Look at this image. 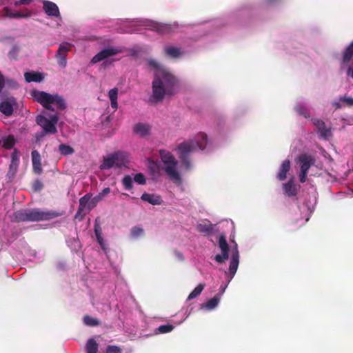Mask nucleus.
Here are the masks:
<instances>
[{
    "label": "nucleus",
    "mask_w": 353,
    "mask_h": 353,
    "mask_svg": "<svg viewBox=\"0 0 353 353\" xmlns=\"http://www.w3.org/2000/svg\"><path fill=\"white\" fill-rule=\"evenodd\" d=\"M146 63L154 74L150 101L159 103L175 94L179 89V80L171 71L154 59H148Z\"/></svg>",
    "instance_id": "1"
},
{
    "label": "nucleus",
    "mask_w": 353,
    "mask_h": 353,
    "mask_svg": "<svg viewBox=\"0 0 353 353\" xmlns=\"http://www.w3.org/2000/svg\"><path fill=\"white\" fill-rule=\"evenodd\" d=\"M216 146L214 140L202 132L197 133L193 139L181 143L176 151L181 159L182 168L185 170H190L193 168V163L189 156L196 149L208 152Z\"/></svg>",
    "instance_id": "2"
},
{
    "label": "nucleus",
    "mask_w": 353,
    "mask_h": 353,
    "mask_svg": "<svg viewBox=\"0 0 353 353\" xmlns=\"http://www.w3.org/2000/svg\"><path fill=\"white\" fill-rule=\"evenodd\" d=\"M34 101L43 108L52 112L63 111L67 108V102L62 95L57 93H48L39 90H32L30 92Z\"/></svg>",
    "instance_id": "3"
},
{
    "label": "nucleus",
    "mask_w": 353,
    "mask_h": 353,
    "mask_svg": "<svg viewBox=\"0 0 353 353\" xmlns=\"http://www.w3.org/2000/svg\"><path fill=\"white\" fill-rule=\"evenodd\" d=\"M125 22L131 28V30H128V32L138 31L139 28L137 27L141 26L159 33L170 34L175 32L176 29L179 28V25L176 23H163L142 18L132 20L126 19Z\"/></svg>",
    "instance_id": "4"
},
{
    "label": "nucleus",
    "mask_w": 353,
    "mask_h": 353,
    "mask_svg": "<svg viewBox=\"0 0 353 353\" xmlns=\"http://www.w3.org/2000/svg\"><path fill=\"white\" fill-rule=\"evenodd\" d=\"M32 0H0V16L8 19L26 18L31 15L26 9L18 10L20 5H26Z\"/></svg>",
    "instance_id": "5"
},
{
    "label": "nucleus",
    "mask_w": 353,
    "mask_h": 353,
    "mask_svg": "<svg viewBox=\"0 0 353 353\" xmlns=\"http://www.w3.org/2000/svg\"><path fill=\"white\" fill-rule=\"evenodd\" d=\"M57 213L52 211L26 209L16 212L14 213V218L18 221H39L52 219L57 216Z\"/></svg>",
    "instance_id": "6"
},
{
    "label": "nucleus",
    "mask_w": 353,
    "mask_h": 353,
    "mask_svg": "<svg viewBox=\"0 0 353 353\" xmlns=\"http://www.w3.org/2000/svg\"><path fill=\"white\" fill-rule=\"evenodd\" d=\"M129 162V154L126 152L117 151L103 157L99 165L101 170H106L116 167L118 168L125 166Z\"/></svg>",
    "instance_id": "7"
},
{
    "label": "nucleus",
    "mask_w": 353,
    "mask_h": 353,
    "mask_svg": "<svg viewBox=\"0 0 353 353\" xmlns=\"http://www.w3.org/2000/svg\"><path fill=\"white\" fill-rule=\"evenodd\" d=\"M59 117L57 112H43L36 117L37 123L43 129L46 134H55L57 132V124Z\"/></svg>",
    "instance_id": "8"
},
{
    "label": "nucleus",
    "mask_w": 353,
    "mask_h": 353,
    "mask_svg": "<svg viewBox=\"0 0 353 353\" xmlns=\"http://www.w3.org/2000/svg\"><path fill=\"white\" fill-rule=\"evenodd\" d=\"M231 259L230 261V265L228 270L224 271L226 283L228 285L230 283L232 279L235 276L238 267L239 265V252L238 249V245L234 241V245L230 250Z\"/></svg>",
    "instance_id": "9"
},
{
    "label": "nucleus",
    "mask_w": 353,
    "mask_h": 353,
    "mask_svg": "<svg viewBox=\"0 0 353 353\" xmlns=\"http://www.w3.org/2000/svg\"><path fill=\"white\" fill-rule=\"evenodd\" d=\"M296 163L300 168L299 180L301 183H304L309 169L315 163V159L311 154L304 153L297 157Z\"/></svg>",
    "instance_id": "10"
},
{
    "label": "nucleus",
    "mask_w": 353,
    "mask_h": 353,
    "mask_svg": "<svg viewBox=\"0 0 353 353\" xmlns=\"http://www.w3.org/2000/svg\"><path fill=\"white\" fill-rule=\"evenodd\" d=\"M311 121L315 127V130L319 139L324 141H330L333 137V128L327 125L322 119L312 117Z\"/></svg>",
    "instance_id": "11"
},
{
    "label": "nucleus",
    "mask_w": 353,
    "mask_h": 353,
    "mask_svg": "<svg viewBox=\"0 0 353 353\" xmlns=\"http://www.w3.org/2000/svg\"><path fill=\"white\" fill-rule=\"evenodd\" d=\"M177 161L176 159L163 165L164 170L169 179L175 184L179 185L182 183L181 176L177 170Z\"/></svg>",
    "instance_id": "12"
},
{
    "label": "nucleus",
    "mask_w": 353,
    "mask_h": 353,
    "mask_svg": "<svg viewBox=\"0 0 353 353\" xmlns=\"http://www.w3.org/2000/svg\"><path fill=\"white\" fill-rule=\"evenodd\" d=\"M72 44L68 42H63L59 44L58 50L55 54V58L57 64L61 68H65L67 65V54L70 51Z\"/></svg>",
    "instance_id": "13"
},
{
    "label": "nucleus",
    "mask_w": 353,
    "mask_h": 353,
    "mask_svg": "<svg viewBox=\"0 0 353 353\" xmlns=\"http://www.w3.org/2000/svg\"><path fill=\"white\" fill-rule=\"evenodd\" d=\"M18 108L17 100L13 97L3 99L0 103V112L6 117H10L14 109Z\"/></svg>",
    "instance_id": "14"
},
{
    "label": "nucleus",
    "mask_w": 353,
    "mask_h": 353,
    "mask_svg": "<svg viewBox=\"0 0 353 353\" xmlns=\"http://www.w3.org/2000/svg\"><path fill=\"white\" fill-rule=\"evenodd\" d=\"M218 244L221 254L215 255L214 259L217 263L222 264L229 259V245L225 236L222 235L219 237Z\"/></svg>",
    "instance_id": "15"
},
{
    "label": "nucleus",
    "mask_w": 353,
    "mask_h": 353,
    "mask_svg": "<svg viewBox=\"0 0 353 353\" xmlns=\"http://www.w3.org/2000/svg\"><path fill=\"white\" fill-rule=\"evenodd\" d=\"M121 52V50L118 48H108L102 50L91 59V63L94 64L105 59L116 55Z\"/></svg>",
    "instance_id": "16"
},
{
    "label": "nucleus",
    "mask_w": 353,
    "mask_h": 353,
    "mask_svg": "<svg viewBox=\"0 0 353 353\" xmlns=\"http://www.w3.org/2000/svg\"><path fill=\"white\" fill-rule=\"evenodd\" d=\"M295 110L298 114L305 119L311 118L310 110L307 106V103L304 99L297 100L295 105Z\"/></svg>",
    "instance_id": "17"
},
{
    "label": "nucleus",
    "mask_w": 353,
    "mask_h": 353,
    "mask_svg": "<svg viewBox=\"0 0 353 353\" xmlns=\"http://www.w3.org/2000/svg\"><path fill=\"white\" fill-rule=\"evenodd\" d=\"M43 8L47 15L60 17L59 9L56 3L49 1H43Z\"/></svg>",
    "instance_id": "18"
},
{
    "label": "nucleus",
    "mask_w": 353,
    "mask_h": 353,
    "mask_svg": "<svg viewBox=\"0 0 353 353\" xmlns=\"http://www.w3.org/2000/svg\"><path fill=\"white\" fill-rule=\"evenodd\" d=\"M164 52L166 56L172 59H177L182 57L184 51L176 46L167 45L164 47Z\"/></svg>",
    "instance_id": "19"
},
{
    "label": "nucleus",
    "mask_w": 353,
    "mask_h": 353,
    "mask_svg": "<svg viewBox=\"0 0 353 353\" xmlns=\"http://www.w3.org/2000/svg\"><path fill=\"white\" fill-rule=\"evenodd\" d=\"M94 208V204H92L90 201V196L85 194L79 200V207L77 214L81 212H88Z\"/></svg>",
    "instance_id": "20"
},
{
    "label": "nucleus",
    "mask_w": 353,
    "mask_h": 353,
    "mask_svg": "<svg viewBox=\"0 0 353 353\" xmlns=\"http://www.w3.org/2000/svg\"><path fill=\"white\" fill-rule=\"evenodd\" d=\"M291 168V163L289 159L284 160L279 168L276 179L279 181H284L287 178V173Z\"/></svg>",
    "instance_id": "21"
},
{
    "label": "nucleus",
    "mask_w": 353,
    "mask_h": 353,
    "mask_svg": "<svg viewBox=\"0 0 353 353\" xmlns=\"http://www.w3.org/2000/svg\"><path fill=\"white\" fill-rule=\"evenodd\" d=\"M283 190L285 195L290 197L296 196L298 191L297 186L292 179L283 184Z\"/></svg>",
    "instance_id": "22"
},
{
    "label": "nucleus",
    "mask_w": 353,
    "mask_h": 353,
    "mask_svg": "<svg viewBox=\"0 0 353 353\" xmlns=\"http://www.w3.org/2000/svg\"><path fill=\"white\" fill-rule=\"evenodd\" d=\"M24 77L26 81L28 83H40L44 79V75L43 73L35 71L26 72L24 74Z\"/></svg>",
    "instance_id": "23"
},
{
    "label": "nucleus",
    "mask_w": 353,
    "mask_h": 353,
    "mask_svg": "<svg viewBox=\"0 0 353 353\" xmlns=\"http://www.w3.org/2000/svg\"><path fill=\"white\" fill-rule=\"evenodd\" d=\"M31 155L34 172L37 174H41L42 172V168L39 152L37 150H32Z\"/></svg>",
    "instance_id": "24"
},
{
    "label": "nucleus",
    "mask_w": 353,
    "mask_h": 353,
    "mask_svg": "<svg viewBox=\"0 0 353 353\" xmlns=\"http://www.w3.org/2000/svg\"><path fill=\"white\" fill-rule=\"evenodd\" d=\"M221 294H216L213 298L208 300L205 303L201 305V309H205L208 311L214 310L219 304Z\"/></svg>",
    "instance_id": "25"
},
{
    "label": "nucleus",
    "mask_w": 353,
    "mask_h": 353,
    "mask_svg": "<svg viewBox=\"0 0 353 353\" xmlns=\"http://www.w3.org/2000/svg\"><path fill=\"white\" fill-rule=\"evenodd\" d=\"M141 199L152 205H160L162 202L161 197L155 194L143 193Z\"/></svg>",
    "instance_id": "26"
},
{
    "label": "nucleus",
    "mask_w": 353,
    "mask_h": 353,
    "mask_svg": "<svg viewBox=\"0 0 353 353\" xmlns=\"http://www.w3.org/2000/svg\"><path fill=\"white\" fill-rule=\"evenodd\" d=\"M316 203V197L315 195H314L312 198V199L309 201V203H305L301 207V210H305V208L307 209V212L305 214V222L308 221L310 219V217L314 210V207Z\"/></svg>",
    "instance_id": "27"
},
{
    "label": "nucleus",
    "mask_w": 353,
    "mask_h": 353,
    "mask_svg": "<svg viewBox=\"0 0 353 353\" xmlns=\"http://www.w3.org/2000/svg\"><path fill=\"white\" fill-rule=\"evenodd\" d=\"M353 57V41L346 48L343 53L341 68L343 70Z\"/></svg>",
    "instance_id": "28"
},
{
    "label": "nucleus",
    "mask_w": 353,
    "mask_h": 353,
    "mask_svg": "<svg viewBox=\"0 0 353 353\" xmlns=\"http://www.w3.org/2000/svg\"><path fill=\"white\" fill-rule=\"evenodd\" d=\"M150 125L143 123H138L133 128L134 132L142 137L146 136L150 133Z\"/></svg>",
    "instance_id": "29"
},
{
    "label": "nucleus",
    "mask_w": 353,
    "mask_h": 353,
    "mask_svg": "<svg viewBox=\"0 0 353 353\" xmlns=\"http://www.w3.org/2000/svg\"><path fill=\"white\" fill-rule=\"evenodd\" d=\"M118 94H119V90L117 88H112L109 90L108 96L109 97V99L110 101V105L111 108L114 110H117L118 108Z\"/></svg>",
    "instance_id": "30"
},
{
    "label": "nucleus",
    "mask_w": 353,
    "mask_h": 353,
    "mask_svg": "<svg viewBox=\"0 0 353 353\" xmlns=\"http://www.w3.org/2000/svg\"><path fill=\"white\" fill-rule=\"evenodd\" d=\"M1 143L3 148L10 150L15 145L16 140L13 135H6L2 137Z\"/></svg>",
    "instance_id": "31"
},
{
    "label": "nucleus",
    "mask_w": 353,
    "mask_h": 353,
    "mask_svg": "<svg viewBox=\"0 0 353 353\" xmlns=\"http://www.w3.org/2000/svg\"><path fill=\"white\" fill-rule=\"evenodd\" d=\"M86 353H97L99 350V344L94 339H89L85 344Z\"/></svg>",
    "instance_id": "32"
},
{
    "label": "nucleus",
    "mask_w": 353,
    "mask_h": 353,
    "mask_svg": "<svg viewBox=\"0 0 353 353\" xmlns=\"http://www.w3.org/2000/svg\"><path fill=\"white\" fill-rule=\"evenodd\" d=\"M159 154L163 165L176 159L169 151L161 150H159Z\"/></svg>",
    "instance_id": "33"
},
{
    "label": "nucleus",
    "mask_w": 353,
    "mask_h": 353,
    "mask_svg": "<svg viewBox=\"0 0 353 353\" xmlns=\"http://www.w3.org/2000/svg\"><path fill=\"white\" fill-rule=\"evenodd\" d=\"M205 285L204 283H199L189 294L187 301L194 299L199 296L203 290Z\"/></svg>",
    "instance_id": "34"
},
{
    "label": "nucleus",
    "mask_w": 353,
    "mask_h": 353,
    "mask_svg": "<svg viewBox=\"0 0 353 353\" xmlns=\"http://www.w3.org/2000/svg\"><path fill=\"white\" fill-rule=\"evenodd\" d=\"M131 237L137 239L144 235V230L139 226L133 227L130 231Z\"/></svg>",
    "instance_id": "35"
},
{
    "label": "nucleus",
    "mask_w": 353,
    "mask_h": 353,
    "mask_svg": "<svg viewBox=\"0 0 353 353\" xmlns=\"http://www.w3.org/2000/svg\"><path fill=\"white\" fill-rule=\"evenodd\" d=\"M122 184L126 190H130L133 187V179L130 175L125 176L122 179Z\"/></svg>",
    "instance_id": "36"
},
{
    "label": "nucleus",
    "mask_w": 353,
    "mask_h": 353,
    "mask_svg": "<svg viewBox=\"0 0 353 353\" xmlns=\"http://www.w3.org/2000/svg\"><path fill=\"white\" fill-rule=\"evenodd\" d=\"M174 329V326L170 324L161 325L159 326L156 331V334H165L168 333L172 331Z\"/></svg>",
    "instance_id": "37"
},
{
    "label": "nucleus",
    "mask_w": 353,
    "mask_h": 353,
    "mask_svg": "<svg viewBox=\"0 0 353 353\" xmlns=\"http://www.w3.org/2000/svg\"><path fill=\"white\" fill-rule=\"evenodd\" d=\"M59 150L63 155H69L74 153V149L70 145L65 144H61L59 146Z\"/></svg>",
    "instance_id": "38"
},
{
    "label": "nucleus",
    "mask_w": 353,
    "mask_h": 353,
    "mask_svg": "<svg viewBox=\"0 0 353 353\" xmlns=\"http://www.w3.org/2000/svg\"><path fill=\"white\" fill-rule=\"evenodd\" d=\"M83 323L88 326H97L99 325V321L98 319L93 318L90 316H85L83 317Z\"/></svg>",
    "instance_id": "39"
},
{
    "label": "nucleus",
    "mask_w": 353,
    "mask_h": 353,
    "mask_svg": "<svg viewBox=\"0 0 353 353\" xmlns=\"http://www.w3.org/2000/svg\"><path fill=\"white\" fill-rule=\"evenodd\" d=\"M133 181L140 185H145L146 183V179L143 174L141 172L134 176Z\"/></svg>",
    "instance_id": "40"
},
{
    "label": "nucleus",
    "mask_w": 353,
    "mask_h": 353,
    "mask_svg": "<svg viewBox=\"0 0 353 353\" xmlns=\"http://www.w3.org/2000/svg\"><path fill=\"white\" fill-rule=\"evenodd\" d=\"M105 353H122V349L114 345H109L106 347Z\"/></svg>",
    "instance_id": "41"
},
{
    "label": "nucleus",
    "mask_w": 353,
    "mask_h": 353,
    "mask_svg": "<svg viewBox=\"0 0 353 353\" xmlns=\"http://www.w3.org/2000/svg\"><path fill=\"white\" fill-rule=\"evenodd\" d=\"M19 164H17L15 163H10L9 170L8 172V176L11 178L14 177L18 168Z\"/></svg>",
    "instance_id": "42"
},
{
    "label": "nucleus",
    "mask_w": 353,
    "mask_h": 353,
    "mask_svg": "<svg viewBox=\"0 0 353 353\" xmlns=\"http://www.w3.org/2000/svg\"><path fill=\"white\" fill-rule=\"evenodd\" d=\"M97 241L98 243H99L101 249L104 251V252L105 254H107L108 252V246L107 245L105 244L103 237L101 236V234H97Z\"/></svg>",
    "instance_id": "43"
},
{
    "label": "nucleus",
    "mask_w": 353,
    "mask_h": 353,
    "mask_svg": "<svg viewBox=\"0 0 353 353\" xmlns=\"http://www.w3.org/2000/svg\"><path fill=\"white\" fill-rule=\"evenodd\" d=\"M11 162L17 164L19 163V153L17 149H14L11 154Z\"/></svg>",
    "instance_id": "44"
},
{
    "label": "nucleus",
    "mask_w": 353,
    "mask_h": 353,
    "mask_svg": "<svg viewBox=\"0 0 353 353\" xmlns=\"http://www.w3.org/2000/svg\"><path fill=\"white\" fill-rule=\"evenodd\" d=\"M341 101L345 102L347 104L350 105H353V98L347 96H343L339 98Z\"/></svg>",
    "instance_id": "45"
},
{
    "label": "nucleus",
    "mask_w": 353,
    "mask_h": 353,
    "mask_svg": "<svg viewBox=\"0 0 353 353\" xmlns=\"http://www.w3.org/2000/svg\"><path fill=\"white\" fill-rule=\"evenodd\" d=\"M19 49L17 46H13L11 50L9 52V56L10 58H14L15 55L18 52Z\"/></svg>",
    "instance_id": "46"
},
{
    "label": "nucleus",
    "mask_w": 353,
    "mask_h": 353,
    "mask_svg": "<svg viewBox=\"0 0 353 353\" xmlns=\"http://www.w3.org/2000/svg\"><path fill=\"white\" fill-rule=\"evenodd\" d=\"M42 187H43V185L41 181H36L34 183L33 188H34V190L39 191V190H41Z\"/></svg>",
    "instance_id": "47"
},
{
    "label": "nucleus",
    "mask_w": 353,
    "mask_h": 353,
    "mask_svg": "<svg viewBox=\"0 0 353 353\" xmlns=\"http://www.w3.org/2000/svg\"><path fill=\"white\" fill-rule=\"evenodd\" d=\"M103 199V198L99 194L92 199V204H94V206L97 203L101 201Z\"/></svg>",
    "instance_id": "48"
},
{
    "label": "nucleus",
    "mask_w": 353,
    "mask_h": 353,
    "mask_svg": "<svg viewBox=\"0 0 353 353\" xmlns=\"http://www.w3.org/2000/svg\"><path fill=\"white\" fill-rule=\"evenodd\" d=\"M110 192V188H105L103 190L99 193L103 198H104L107 194Z\"/></svg>",
    "instance_id": "49"
},
{
    "label": "nucleus",
    "mask_w": 353,
    "mask_h": 353,
    "mask_svg": "<svg viewBox=\"0 0 353 353\" xmlns=\"http://www.w3.org/2000/svg\"><path fill=\"white\" fill-rule=\"evenodd\" d=\"M228 284L227 283H222L220 286V292L219 294H221V296H222V294L225 292L226 288H228Z\"/></svg>",
    "instance_id": "50"
},
{
    "label": "nucleus",
    "mask_w": 353,
    "mask_h": 353,
    "mask_svg": "<svg viewBox=\"0 0 353 353\" xmlns=\"http://www.w3.org/2000/svg\"><path fill=\"white\" fill-rule=\"evenodd\" d=\"M140 52L141 49L139 47H134L132 49V54L133 56H138Z\"/></svg>",
    "instance_id": "51"
},
{
    "label": "nucleus",
    "mask_w": 353,
    "mask_h": 353,
    "mask_svg": "<svg viewBox=\"0 0 353 353\" xmlns=\"http://www.w3.org/2000/svg\"><path fill=\"white\" fill-rule=\"evenodd\" d=\"M346 72L347 75L351 77L353 79V68L352 66H348Z\"/></svg>",
    "instance_id": "52"
},
{
    "label": "nucleus",
    "mask_w": 353,
    "mask_h": 353,
    "mask_svg": "<svg viewBox=\"0 0 353 353\" xmlns=\"http://www.w3.org/2000/svg\"><path fill=\"white\" fill-rule=\"evenodd\" d=\"M5 84V80L3 75L0 73V92H1Z\"/></svg>",
    "instance_id": "53"
},
{
    "label": "nucleus",
    "mask_w": 353,
    "mask_h": 353,
    "mask_svg": "<svg viewBox=\"0 0 353 353\" xmlns=\"http://www.w3.org/2000/svg\"><path fill=\"white\" fill-rule=\"evenodd\" d=\"M340 100L339 101H333L332 102V106L334 107L336 109H339L341 108V103H340Z\"/></svg>",
    "instance_id": "54"
},
{
    "label": "nucleus",
    "mask_w": 353,
    "mask_h": 353,
    "mask_svg": "<svg viewBox=\"0 0 353 353\" xmlns=\"http://www.w3.org/2000/svg\"><path fill=\"white\" fill-rule=\"evenodd\" d=\"M175 254L179 260L183 261L184 259L183 255L181 252H176Z\"/></svg>",
    "instance_id": "55"
},
{
    "label": "nucleus",
    "mask_w": 353,
    "mask_h": 353,
    "mask_svg": "<svg viewBox=\"0 0 353 353\" xmlns=\"http://www.w3.org/2000/svg\"><path fill=\"white\" fill-rule=\"evenodd\" d=\"M276 1L277 0H264V1L268 4L273 3L276 2Z\"/></svg>",
    "instance_id": "56"
},
{
    "label": "nucleus",
    "mask_w": 353,
    "mask_h": 353,
    "mask_svg": "<svg viewBox=\"0 0 353 353\" xmlns=\"http://www.w3.org/2000/svg\"><path fill=\"white\" fill-rule=\"evenodd\" d=\"M94 232H95L96 237H97V234H101L100 231L97 228H95V231Z\"/></svg>",
    "instance_id": "57"
}]
</instances>
